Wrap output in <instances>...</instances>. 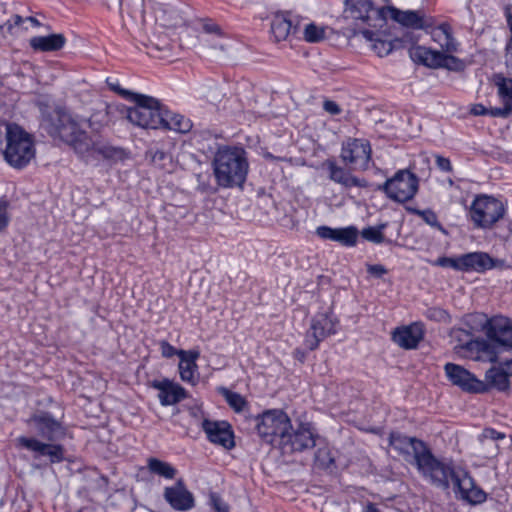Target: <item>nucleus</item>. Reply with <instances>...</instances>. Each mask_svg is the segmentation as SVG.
<instances>
[{"mask_svg":"<svg viewBox=\"0 0 512 512\" xmlns=\"http://www.w3.org/2000/svg\"><path fill=\"white\" fill-rule=\"evenodd\" d=\"M389 444L405 461L414 464L434 485L447 489L452 481L460 497L468 503L476 505L486 500V493L475 485L467 471L455 469L436 459L422 440L392 432Z\"/></svg>","mask_w":512,"mask_h":512,"instance_id":"nucleus-1","label":"nucleus"},{"mask_svg":"<svg viewBox=\"0 0 512 512\" xmlns=\"http://www.w3.org/2000/svg\"><path fill=\"white\" fill-rule=\"evenodd\" d=\"M56 133L64 142L86 161L90 159L120 160L124 150L110 145L102 136L88 135L68 114H60Z\"/></svg>","mask_w":512,"mask_h":512,"instance_id":"nucleus-2","label":"nucleus"},{"mask_svg":"<svg viewBox=\"0 0 512 512\" xmlns=\"http://www.w3.org/2000/svg\"><path fill=\"white\" fill-rule=\"evenodd\" d=\"M433 39L440 45L442 52L413 45L409 49L411 59L429 68H445L454 72L463 71L465 69L464 61L452 55L457 51V42L451 35L450 27L447 24H442L434 29Z\"/></svg>","mask_w":512,"mask_h":512,"instance_id":"nucleus-3","label":"nucleus"},{"mask_svg":"<svg viewBox=\"0 0 512 512\" xmlns=\"http://www.w3.org/2000/svg\"><path fill=\"white\" fill-rule=\"evenodd\" d=\"M212 166L215 180L223 188L242 187L249 171L247 153L241 147H220Z\"/></svg>","mask_w":512,"mask_h":512,"instance_id":"nucleus-4","label":"nucleus"},{"mask_svg":"<svg viewBox=\"0 0 512 512\" xmlns=\"http://www.w3.org/2000/svg\"><path fill=\"white\" fill-rule=\"evenodd\" d=\"M123 97L135 105L126 109V118L144 129H160L164 121V111L157 99L131 91H121Z\"/></svg>","mask_w":512,"mask_h":512,"instance_id":"nucleus-5","label":"nucleus"},{"mask_svg":"<svg viewBox=\"0 0 512 512\" xmlns=\"http://www.w3.org/2000/svg\"><path fill=\"white\" fill-rule=\"evenodd\" d=\"M11 135L3 150L6 162L16 169L26 167L36 155L32 136L20 126H12Z\"/></svg>","mask_w":512,"mask_h":512,"instance_id":"nucleus-6","label":"nucleus"},{"mask_svg":"<svg viewBox=\"0 0 512 512\" xmlns=\"http://www.w3.org/2000/svg\"><path fill=\"white\" fill-rule=\"evenodd\" d=\"M257 432L269 444H281L292 429L291 422L286 413L281 410H269L257 419Z\"/></svg>","mask_w":512,"mask_h":512,"instance_id":"nucleus-7","label":"nucleus"},{"mask_svg":"<svg viewBox=\"0 0 512 512\" xmlns=\"http://www.w3.org/2000/svg\"><path fill=\"white\" fill-rule=\"evenodd\" d=\"M451 342L454 343V350L456 353L464 357L480 358V352L486 355L485 360L496 363L498 362L497 353L485 341L477 340L474 338L472 331L463 328H453L450 331Z\"/></svg>","mask_w":512,"mask_h":512,"instance_id":"nucleus-8","label":"nucleus"},{"mask_svg":"<svg viewBox=\"0 0 512 512\" xmlns=\"http://www.w3.org/2000/svg\"><path fill=\"white\" fill-rule=\"evenodd\" d=\"M505 213L504 205L498 199L487 196H477L469 209V216L478 228H491Z\"/></svg>","mask_w":512,"mask_h":512,"instance_id":"nucleus-9","label":"nucleus"},{"mask_svg":"<svg viewBox=\"0 0 512 512\" xmlns=\"http://www.w3.org/2000/svg\"><path fill=\"white\" fill-rule=\"evenodd\" d=\"M381 189L392 200L406 202L411 200L417 193L418 179L409 170H399L381 186Z\"/></svg>","mask_w":512,"mask_h":512,"instance_id":"nucleus-10","label":"nucleus"},{"mask_svg":"<svg viewBox=\"0 0 512 512\" xmlns=\"http://www.w3.org/2000/svg\"><path fill=\"white\" fill-rule=\"evenodd\" d=\"M337 324L338 320L331 311L314 315L305 334L306 347L311 351L317 349L320 342L336 333Z\"/></svg>","mask_w":512,"mask_h":512,"instance_id":"nucleus-11","label":"nucleus"},{"mask_svg":"<svg viewBox=\"0 0 512 512\" xmlns=\"http://www.w3.org/2000/svg\"><path fill=\"white\" fill-rule=\"evenodd\" d=\"M342 161L354 170H366L371 159V147L368 141L349 139L343 144Z\"/></svg>","mask_w":512,"mask_h":512,"instance_id":"nucleus-12","label":"nucleus"},{"mask_svg":"<svg viewBox=\"0 0 512 512\" xmlns=\"http://www.w3.org/2000/svg\"><path fill=\"white\" fill-rule=\"evenodd\" d=\"M444 371L447 379L462 391L467 393H485L486 388L483 380L478 379L463 366L447 363L444 366Z\"/></svg>","mask_w":512,"mask_h":512,"instance_id":"nucleus-13","label":"nucleus"},{"mask_svg":"<svg viewBox=\"0 0 512 512\" xmlns=\"http://www.w3.org/2000/svg\"><path fill=\"white\" fill-rule=\"evenodd\" d=\"M380 16V11L375 9L371 0H345L343 19L355 24L367 23Z\"/></svg>","mask_w":512,"mask_h":512,"instance_id":"nucleus-14","label":"nucleus"},{"mask_svg":"<svg viewBox=\"0 0 512 512\" xmlns=\"http://www.w3.org/2000/svg\"><path fill=\"white\" fill-rule=\"evenodd\" d=\"M16 445L34 452L35 457L48 456L52 463H58L64 459V449L59 444L45 443L34 437L21 436L16 439Z\"/></svg>","mask_w":512,"mask_h":512,"instance_id":"nucleus-15","label":"nucleus"},{"mask_svg":"<svg viewBox=\"0 0 512 512\" xmlns=\"http://www.w3.org/2000/svg\"><path fill=\"white\" fill-rule=\"evenodd\" d=\"M27 423L35 429L41 438L50 442L56 441L64 435L61 424L47 413L33 415Z\"/></svg>","mask_w":512,"mask_h":512,"instance_id":"nucleus-16","label":"nucleus"},{"mask_svg":"<svg viewBox=\"0 0 512 512\" xmlns=\"http://www.w3.org/2000/svg\"><path fill=\"white\" fill-rule=\"evenodd\" d=\"M487 337L504 348L512 349V320L498 315L490 318Z\"/></svg>","mask_w":512,"mask_h":512,"instance_id":"nucleus-17","label":"nucleus"},{"mask_svg":"<svg viewBox=\"0 0 512 512\" xmlns=\"http://www.w3.org/2000/svg\"><path fill=\"white\" fill-rule=\"evenodd\" d=\"M314 445L315 439L313 433L309 428L301 426L293 432L289 430L280 447L284 453H292L312 448Z\"/></svg>","mask_w":512,"mask_h":512,"instance_id":"nucleus-18","label":"nucleus"},{"mask_svg":"<svg viewBox=\"0 0 512 512\" xmlns=\"http://www.w3.org/2000/svg\"><path fill=\"white\" fill-rule=\"evenodd\" d=\"M510 360L501 362L498 366H493L485 373V392L490 389H496L505 392L510 388L509 377L512 376L511 368L508 366Z\"/></svg>","mask_w":512,"mask_h":512,"instance_id":"nucleus-19","label":"nucleus"},{"mask_svg":"<svg viewBox=\"0 0 512 512\" xmlns=\"http://www.w3.org/2000/svg\"><path fill=\"white\" fill-rule=\"evenodd\" d=\"M164 498L175 510L186 511L194 506V497L181 479L174 486L165 488Z\"/></svg>","mask_w":512,"mask_h":512,"instance_id":"nucleus-20","label":"nucleus"},{"mask_svg":"<svg viewBox=\"0 0 512 512\" xmlns=\"http://www.w3.org/2000/svg\"><path fill=\"white\" fill-rule=\"evenodd\" d=\"M316 234L322 239L336 241L348 247L355 246L358 239V230L354 226L344 228L320 226L316 229Z\"/></svg>","mask_w":512,"mask_h":512,"instance_id":"nucleus-21","label":"nucleus"},{"mask_svg":"<svg viewBox=\"0 0 512 512\" xmlns=\"http://www.w3.org/2000/svg\"><path fill=\"white\" fill-rule=\"evenodd\" d=\"M178 357L180 358L178 368L181 380L193 386L196 385L199 380L196 361L200 357V352L198 350H180Z\"/></svg>","mask_w":512,"mask_h":512,"instance_id":"nucleus-22","label":"nucleus"},{"mask_svg":"<svg viewBox=\"0 0 512 512\" xmlns=\"http://www.w3.org/2000/svg\"><path fill=\"white\" fill-rule=\"evenodd\" d=\"M424 335L423 327L419 323L395 329L392 334L393 341L404 349H414L422 340Z\"/></svg>","mask_w":512,"mask_h":512,"instance_id":"nucleus-23","label":"nucleus"},{"mask_svg":"<svg viewBox=\"0 0 512 512\" xmlns=\"http://www.w3.org/2000/svg\"><path fill=\"white\" fill-rule=\"evenodd\" d=\"M202 428L211 442L220 444L225 448L234 446L233 435L226 422L204 420Z\"/></svg>","mask_w":512,"mask_h":512,"instance_id":"nucleus-24","label":"nucleus"},{"mask_svg":"<svg viewBox=\"0 0 512 512\" xmlns=\"http://www.w3.org/2000/svg\"><path fill=\"white\" fill-rule=\"evenodd\" d=\"M153 387L159 390V400L163 406L174 405L187 397L185 389L168 379L155 381Z\"/></svg>","mask_w":512,"mask_h":512,"instance_id":"nucleus-25","label":"nucleus"},{"mask_svg":"<svg viewBox=\"0 0 512 512\" xmlns=\"http://www.w3.org/2000/svg\"><path fill=\"white\" fill-rule=\"evenodd\" d=\"M461 271L484 272L495 266V260L485 252H471L460 256Z\"/></svg>","mask_w":512,"mask_h":512,"instance_id":"nucleus-26","label":"nucleus"},{"mask_svg":"<svg viewBox=\"0 0 512 512\" xmlns=\"http://www.w3.org/2000/svg\"><path fill=\"white\" fill-rule=\"evenodd\" d=\"M390 13L395 21L406 27L426 28L432 25V19L421 11H402L390 8Z\"/></svg>","mask_w":512,"mask_h":512,"instance_id":"nucleus-27","label":"nucleus"},{"mask_svg":"<svg viewBox=\"0 0 512 512\" xmlns=\"http://www.w3.org/2000/svg\"><path fill=\"white\" fill-rule=\"evenodd\" d=\"M66 38L63 34L35 36L29 40L30 47L35 51L53 52L64 47Z\"/></svg>","mask_w":512,"mask_h":512,"instance_id":"nucleus-28","label":"nucleus"},{"mask_svg":"<svg viewBox=\"0 0 512 512\" xmlns=\"http://www.w3.org/2000/svg\"><path fill=\"white\" fill-rule=\"evenodd\" d=\"M360 34L367 42L371 45V49L379 56L384 57L392 52L394 45L391 41L382 39L378 33L371 30H361L359 32L354 31L353 35Z\"/></svg>","mask_w":512,"mask_h":512,"instance_id":"nucleus-29","label":"nucleus"},{"mask_svg":"<svg viewBox=\"0 0 512 512\" xmlns=\"http://www.w3.org/2000/svg\"><path fill=\"white\" fill-rule=\"evenodd\" d=\"M330 179L343 185L346 188H350L352 186L357 187H367L368 184L364 179H359L352 174L346 172L343 168L338 167L334 163L328 164Z\"/></svg>","mask_w":512,"mask_h":512,"instance_id":"nucleus-30","label":"nucleus"},{"mask_svg":"<svg viewBox=\"0 0 512 512\" xmlns=\"http://www.w3.org/2000/svg\"><path fill=\"white\" fill-rule=\"evenodd\" d=\"M147 48V54L151 57L165 59L170 56L171 45L166 36H156L155 34L144 43Z\"/></svg>","mask_w":512,"mask_h":512,"instance_id":"nucleus-31","label":"nucleus"},{"mask_svg":"<svg viewBox=\"0 0 512 512\" xmlns=\"http://www.w3.org/2000/svg\"><path fill=\"white\" fill-rule=\"evenodd\" d=\"M161 129L173 130L180 133H187L192 128V123L189 119L179 114H172L164 112V121L161 124Z\"/></svg>","mask_w":512,"mask_h":512,"instance_id":"nucleus-32","label":"nucleus"},{"mask_svg":"<svg viewBox=\"0 0 512 512\" xmlns=\"http://www.w3.org/2000/svg\"><path fill=\"white\" fill-rule=\"evenodd\" d=\"M147 468L152 474L165 479H173L177 474V470L171 464L154 457L147 459Z\"/></svg>","mask_w":512,"mask_h":512,"instance_id":"nucleus-33","label":"nucleus"},{"mask_svg":"<svg viewBox=\"0 0 512 512\" xmlns=\"http://www.w3.org/2000/svg\"><path fill=\"white\" fill-rule=\"evenodd\" d=\"M292 23L284 15L277 14L271 22V32L277 42L285 40L291 31Z\"/></svg>","mask_w":512,"mask_h":512,"instance_id":"nucleus-34","label":"nucleus"},{"mask_svg":"<svg viewBox=\"0 0 512 512\" xmlns=\"http://www.w3.org/2000/svg\"><path fill=\"white\" fill-rule=\"evenodd\" d=\"M493 82L497 87L498 96L503 104L512 105V79L503 74L493 76Z\"/></svg>","mask_w":512,"mask_h":512,"instance_id":"nucleus-35","label":"nucleus"},{"mask_svg":"<svg viewBox=\"0 0 512 512\" xmlns=\"http://www.w3.org/2000/svg\"><path fill=\"white\" fill-rule=\"evenodd\" d=\"M505 434L496 431L492 428H485L483 432L479 436V441L482 445H486L487 441H490L488 443L489 451L486 453V457H493L498 452V445L494 443L496 440L504 439Z\"/></svg>","mask_w":512,"mask_h":512,"instance_id":"nucleus-36","label":"nucleus"},{"mask_svg":"<svg viewBox=\"0 0 512 512\" xmlns=\"http://www.w3.org/2000/svg\"><path fill=\"white\" fill-rule=\"evenodd\" d=\"M465 324L469 327L468 331H472L474 334L475 331L486 330L490 327V319H487L486 315L482 313H472L468 314L464 317Z\"/></svg>","mask_w":512,"mask_h":512,"instance_id":"nucleus-37","label":"nucleus"},{"mask_svg":"<svg viewBox=\"0 0 512 512\" xmlns=\"http://www.w3.org/2000/svg\"><path fill=\"white\" fill-rule=\"evenodd\" d=\"M113 106L107 103H101L97 111L92 114L89 118V126L93 128L95 125H107L110 122V114L112 112Z\"/></svg>","mask_w":512,"mask_h":512,"instance_id":"nucleus-38","label":"nucleus"},{"mask_svg":"<svg viewBox=\"0 0 512 512\" xmlns=\"http://www.w3.org/2000/svg\"><path fill=\"white\" fill-rule=\"evenodd\" d=\"M219 391L235 412H242L247 407V401L239 393L232 392L224 387H221Z\"/></svg>","mask_w":512,"mask_h":512,"instance_id":"nucleus-39","label":"nucleus"},{"mask_svg":"<svg viewBox=\"0 0 512 512\" xmlns=\"http://www.w3.org/2000/svg\"><path fill=\"white\" fill-rule=\"evenodd\" d=\"M156 20L159 21L162 26L169 28L177 27L181 25L183 21L176 11H166L164 9H160L156 12Z\"/></svg>","mask_w":512,"mask_h":512,"instance_id":"nucleus-40","label":"nucleus"},{"mask_svg":"<svg viewBox=\"0 0 512 512\" xmlns=\"http://www.w3.org/2000/svg\"><path fill=\"white\" fill-rule=\"evenodd\" d=\"M146 157L150 160V162L160 168V169H165L166 166H167V163H170L171 162V157L169 154H167L166 152H164L163 150L161 149H158L156 147H151L147 152H146Z\"/></svg>","mask_w":512,"mask_h":512,"instance_id":"nucleus-41","label":"nucleus"},{"mask_svg":"<svg viewBox=\"0 0 512 512\" xmlns=\"http://www.w3.org/2000/svg\"><path fill=\"white\" fill-rule=\"evenodd\" d=\"M303 37L309 43H317L325 38L324 27L309 23L304 27Z\"/></svg>","mask_w":512,"mask_h":512,"instance_id":"nucleus-42","label":"nucleus"},{"mask_svg":"<svg viewBox=\"0 0 512 512\" xmlns=\"http://www.w3.org/2000/svg\"><path fill=\"white\" fill-rule=\"evenodd\" d=\"M385 228V224L379 225L377 227H367L364 228L361 232L362 237L373 243H382L384 241V235L382 230Z\"/></svg>","mask_w":512,"mask_h":512,"instance_id":"nucleus-43","label":"nucleus"},{"mask_svg":"<svg viewBox=\"0 0 512 512\" xmlns=\"http://www.w3.org/2000/svg\"><path fill=\"white\" fill-rule=\"evenodd\" d=\"M23 23L24 18L19 15H14L10 20L0 26V31L4 35H13L17 32L16 29L20 28Z\"/></svg>","mask_w":512,"mask_h":512,"instance_id":"nucleus-44","label":"nucleus"},{"mask_svg":"<svg viewBox=\"0 0 512 512\" xmlns=\"http://www.w3.org/2000/svg\"><path fill=\"white\" fill-rule=\"evenodd\" d=\"M209 502L215 512H229V506L218 494L211 493Z\"/></svg>","mask_w":512,"mask_h":512,"instance_id":"nucleus-45","label":"nucleus"},{"mask_svg":"<svg viewBox=\"0 0 512 512\" xmlns=\"http://www.w3.org/2000/svg\"><path fill=\"white\" fill-rule=\"evenodd\" d=\"M415 213L419 215L428 225L441 228V225L437 219V215L432 210H416Z\"/></svg>","mask_w":512,"mask_h":512,"instance_id":"nucleus-46","label":"nucleus"},{"mask_svg":"<svg viewBox=\"0 0 512 512\" xmlns=\"http://www.w3.org/2000/svg\"><path fill=\"white\" fill-rule=\"evenodd\" d=\"M315 460L320 467L327 468L333 462L327 449H318L315 454Z\"/></svg>","mask_w":512,"mask_h":512,"instance_id":"nucleus-47","label":"nucleus"},{"mask_svg":"<svg viewBox=\"0 0 512 512\" xmlns=\"http://www.w3.org/2000/svg\"><path fill=\"white\" fill-rule=\"evenodd\" d=\"M437 264L442 267H451L461 271L460 256L458 258L441 257L437 260Z\"/></svg>","mask_w":512,"mask_h":512,"instance_id":"nucleus-48","label":"nucleus"},{"mask_svg":"<svg viewBox=\"0 0 512 512\" xmlns=\"http://www.w3.org/2000/svg\"><path fill=\"white\" fill-rule=\"evenodd\" d=\"M12 126H16V124H6L2 123L0 124V150L3 152V143L4 141L7 143L8 139L11 135Z\"/></svg>","mask_w":512,"mask_h":512,"instance_id":"nucleus-49","label":"nucleus"},{"mask_svg":"<svg viewBox=\"0 0 512 512\" xmlns=\"http://www.w3.org/2000/svg\"><path fill=\"white\" fill-rule=\"evenodd\" d=\"M512 113V105L503 104L501 108H492L488 110V114L493 117H508Z\"/></svg>","mask_w":512,"mask_h":512,"instance_id":"nucleus-50","label":"nucleus"},{"mask_svg":"<svg viewBox=\"0 0 512 512\" xmlns=\"http://www.w3.org/2000/svg\"><path fill=\"white\" fill-rule=\"evenodd\" d=\"M160 349L162 356L165 358H171L174 355L178 356V352H180V350H176L171 344H169L165 340L160 342Z\"/></svg>","mask_w":512,"mask_h":512,"instance_id":"nucleus-51","label":"nucleus"},{"mask_svg":"<svg viewBox=\"0 0 512 512\" xmlns=\"http://www.w3.org/2000/svg\"><path fill=\"white\" fill-rule=\"evenodd\" d=\"M505 66L509 73H512V35H510V38L506 44L505 47Z\"/></svg>","mask_w":512,"mask_h":512,"instance_id":"nucleus-52","label":"nucleus"},{"mask_svg":"<svg viewBox=\"0 0 512 512\" xmlns=\"http://www.w3.org/2000/svg\"><path fill=\"white\" fill-rule=\"evenodd\" d=\"M367 271L371 275L378 277V278L382 277L384 274L387 273V269L383 265H380V264H374V265L368 264Z\"/></svg>","mask_w":512,"mask_h":512,"instance_id":"nucleus-53","label":"nucleus"},{"mask_svg":"<svg viewBox=\"0 0 512 512\" xmlns=\"http://www.w3.org/2000/svg\"><path fill=\"white\" fill-rule=\"evenodd\" d=\"M324 110L331 115H338L341 112L340 106L331 100H326L323 104Z\"/></svg>","mask_w":512,"mask_h":512,"instance_id":"nucleus-54","label":"nucleus"},{"mask_svg":"<svg viewBox=\"0 0 512 512\" xmlns=\"http://www.w3.org/2000/svg\"><path fill=\"white\" fill-rule=\"evenodd\" d=\"M436 164L439 169L445 172H451L452 171V165L448 158H445L443 156H436Z\"/></svg>","mask_w":512,"mask_h":512,"instance_id":"nucleus-55","label":"nucleus"},{"mask_svg":"<svg viewBox=\"0 0 512 512\" xmlns=\"http://www.w3.org/2000/svg\"><path fill=\"white\" fill-rule=\"evenodd\" d=\"M8 215L6 212V205H0V231L5 229V227L8 225Z\"/></svg>","mask_w":512,"mask_h":512,"instance_id":"nucleus-56","label":"nucleus"},{"mask_svg":"<svg viewBox=\"0 0 512 512\" xmlns=\"http://www.w3.org/2000/svg\"><path fill=\"white\" fill-rule=\"evenodd\" d=\"M470 112L475 116L487 115L488 109L482 104H474Z\"/></svg>","mask_w":512,"mask_h":512,"instance_id":"nucleus-57","label":"nucleus"},{"mask_svg":"<svg viewBox=\"0 0 512 512\" xmlns=\"http://www.w3.org/2000/svg\"><path fill=\"white\" fill-rule=\"evenodd\" d=\"M204 30L207 33H216V32H218L219 28L214 24H206V25H204Z\"/></svg>","mask_w":512,"mask_h":512,"instance_id":"nucleus-58","label":"nucleus"},{"mask_svg":"<svg viewBox=\"0 0 512 512\" xmlns=\"http://www.w3.org/2000/svg\"><path fill=\"white\" fill-rule=\"evenodd\" d=\"M363 512H381L374 504H367Z\"/></svg>","mask_w":512,"mask_h":512,"instance_id":"nucleus-59","label":"nucleus"},{"mask_svg":"<svg viewBox=\"0 0 512 512\" xmlns=\"http://www.w3.org/2000/svg\"><path fill=\"white\" fill-rule=\"evenodd\" d=\"M506 18H507V23H508V26L510 29V33L512 35V13H511L510 9H506Z\"/></svg>","mask_w":512,"mask_h":512,"instance_id":"nucleus-60","label":"nucleus"},{"mask_svg":"<svg viewBox=\"0 0 512 512\" xmlns=\"http://www.w3.org/2000/svg\"><path fill=\"white\" fill-rule=\"evenodd\" d=\"M25 21H29L33 26H39L40 25V22L34 18V17H27L24 19V22Z\"/></svg>","mask_w":512,"mask_h":512,"instance_id":"nucleus-61","label":"nucleus"},{"mask_svg":"<svg viewBox=\"0 0 512 512\" xmlns=\"http://www.w3.org/2000/svg\"><path fill=\"white\" fill-rule=\"evenodd\" d=\"M111 89L115 92H117L119 95L123 97V94L121 91H127L126 89H122L119 85H111Z\"/></svg>","mask_w":512,"mask_h":512,"instance_id":"nucleus-62","label":"nucleus"},{"mask_svg":"<svg viewBox=\"0 0 512 512\" xmlns=\"http://www.w3.org/2000/svg\"><path fill=\"white\" fill-rule=\"evenodd\" d=\"M436 314L441 317L445 314V312L443 310H434L433 315L436 316Z\"/></svg>","mask_w":512,"mask_h":512,"instance_id":"nucleus-63","label":"nucleus"},{"mask_svg":"<svg viewBox=\"0 0 512 512\" xmlns=\"http://www.w3.org/2000/svg\"><path fill=\"white\" fill-rule=\"evenodd\" d=\"M223 46L220 44V43H216L215 45H213L212 49L216 50V49H222Z\"/></svg>","mask_w":512,"mask_h":512,"instance_id":"nucleus-64","label":"nucleus"}]
</instances>
